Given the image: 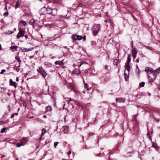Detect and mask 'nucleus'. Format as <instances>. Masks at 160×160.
<instances>
[{
	"label": "nucleus",
	"instance_id": "nucleus-1",
	"mask_svg": "<svg viewBox=\"0 0 160 160\" xmlns=\"http://www.w3.org/2000/svg\"><path fill=\"white\" fill-rule=\"evenodd\" d=\"M100 29V26L99 24L95 25L92 28L93 35L96 36L99 32Z\"/></svg>",
	"mask_w": 160,
	"mask_h": 160
},
{
	"label": "nucleus",
	"instance_id": "nucleus-2",
	"mask_svg": "<svg viewBox=\"0 0 160 160\" xmlns=\"http://www.w3.org/2000/svg\"><path fill=\"white\" fill-rule=\"evenodd\" d=\"M37 71L40 73L42 76L45 78L47 75V73L46 72L45 70L41 67H39L37 70Z\"/></svg>",
	"mask_w": 160,
	"mask_h": 160
},
{
	"label": "nucleus",
	"instance_id": "nucleus-3",
	"mask_svg": "<svg viewBox=\"0 0 160 160\" xmlns=\"http://www.w3.org/2000/svg\"><path fill=\"white\" fill-rule=\"evenodd\" d=\"M25 28L22 29H19V32L17 35V38H19L21 37H23L24 36V32H25Z\"/></svg>",
	"mask_w": 160,
	"mask_h": 160
},
{
	"label": "nucleus",
	"instance_id": "nucleus-4",
	"mask_svg": "<svg viewBox=\"0 0 160 160\" xmlns=\"http://www.w3.org/2000/svg\"><path fill=\"white\" fill-rule=\"evenodd\" d=\"M138 52V51L135 48H134L132 51V56L134 59L135 58Z\"/></svg>",
	"mask_w": 160,
	"mask_h": 160
},
{
	"label": "nucleus",
	"instance_id": "nucleus-5",
	"mask_svg": "<svg viewBox=\"0 0 160 160\" xmlns=\"http://www.w3.org/2000/svg\"><path fill=\"white\" fill-rule=\"evenodd\" d=\"M80 73V71L77 68H75L72 71V73L77 75H78Z\"/></svg>",
	"mask_w": 160,
	"mask_h": 160
},
{
	"label": "nucleus",
	"instance_id": "nucleus-6",
	"mask_svg": "<svg viewBox=\"0 0 160 160\" xmlns=\"http://www.w3.org/2000/svg\"><path fill=\"white\" fill-rule=\"evenodd\" d=\"M129 72L127 71L126 72V70H124V75L125 76V79L126 81H127L128 80V76L129 74Z\"/></svg>",
	"mask_w": 160,
	"mask_h": 160
},
{
	"label": "nucleus",
	"instance_id": "nucleus-7",
	"mask_svg": "<svg viewBox=\"0 0 160 160\" xmlns=\"http://www.w3.org/2000/svg\"><path fill=\"white\" fill-rule=\"evenodd\" d=\"M51 15L53 16L56 15L57 14V11L56 8L52 9Z\"/></svg>",
	"mask_w": 160,
	"mask_h": 160
},
{
	"label": "nucleus",
	"instance_id": "nucleus-8",
	"mask_svg": "<svg viewBox=\"0 0 160 160\" xmlns=\"http://www.w3.org/2000/svg\"><path fill=\"white\" fill-rule=\"evenodd\" d=\"M125 100V98H118L116 99V101L119 102H124Z\"/></svg>",
	"mask_w": 160,
	"mask_h": 160
},
{
	"label": "nucleus",
	"instance_id": "nucleus-9",
	"mask_svg": "<svg viewBox=\"0 0 160 160\" xmlns=\"http://www.w3.org/2000/svg\"><path fill=\"white\" fill-rule=\"evenodd\" d=\"M125 70H127V72H129V71L130 70V68L129 64L125 63Z\"/></svg>",
	"mask_w": 160,
	"mask_h": 160
},
{
	"label": "nucleus",
	"instance_id": "nucleus-10",
	"mask_svg": "<svg viewBox=\"0 0 160 160\" xmlns=\"http://www.w3.org/2000/svg\"><path fill=\"white\" fill-rule=\"evenodd\" d=\"M10 85H11L13 86L14 87L16 88L17 87V83L15 82H13L12 81V80L11 79L10 80Z\"/></svg>",
	"mask_w": 160,
	"mask_h": 160
},
{
	"label": "nucleus",
	"instance_id": "nucleus-11",
	"mask_svg": "<svg viewBox=\"0 0 160 160\" xmlns=\"http://www.w3.org/2000/svg\"><path fill=\"white\" fill-rule=\"evenodd\" d=\"M33 49V48H30L28 49L23 48L22 49H21V50L22 52H28L29 51H32Z\"/></svg>",
	"mask_w": 160,
	"mask_h": 160
},
{
	"label": "nucleus",
	"instance_id": "nucleus-12",
	"mask_svg": "<svg viewBox=\"0 0 160 160\" xmlns=\"http://www.w3.org/2000/svg\"><path fill=\"white\" fill-rule=\"evenodd\" d=\"M55 64L56 65H62L64 64L62 60L61 61H56L55 62Z\"/></svg>",
	"mask_w": 160,
	"mask_h": 160
},
{
	"label": "nucleus",
	"instance_id": "nucleus-13",
	"mask_svg": "<svg viewBox=\"0 0 160 160\" xmlns=\"http://www.w3.org/2000/svg\"><path fill=\"white\" fill-rule=\"evenodd\" d=\"M152 68L147 67H146L145 70L146 72H148V71L152 72Z\"/></svg>",
	"mask_w": 160,
	"mask_h": 160
},
{
	"label": "nucleus",
	"instance_id": "nucleus-14",
	"mask_svg": "<svg viewBox=\"0 0 160 160\" xmlns=\"http://www.w3.org/2000/svg\"><path fill=\"white\" fill-rule=\"evenodd\" d=\"M36 21V20L33 19H32L29 21V23L31 25H33L35 23Z\"/></svg>",
	"mask_w": 160,
	"mask_h": 160
},
{
	"label": "nucleus",
	"instance_id": "nucleus-15",
	"mask_svg": "<svg viewBox=\"0 0 160 160\" xmlns=\"http://www.w3.org/2000/svg\"><path fill=\"white\" fill-rule=\"evenodd\" d=\"M152 147L155 148L156 150H157L158 148V145L156 143H154V142H152Z\"/></svg>",
	"mask_w": 160,
	"mask_h": 160
},
{
	"label": "nucleus",
	"instance_id": "nucleus-16",
	"mask_svg": "<svg viewBox=\"0 0 160 160\" xmlns=\"http://www.w3.org/2000/svg\"><path fill=\"white\" fill-rule=\"evenodd\" d=\"M131 55L130 54L128 55V57L127 62L126 63L129 64V63L131 61Z\"/></svg>",
	"mask_w": 160,
	"mask_h": 160
},
{
	"label": "nucleus",
	"instance_id": "nucleus-17",
	"mask_svg": "<svg viewBox=\"0 0 160 160\" xmlns=\"http://www.w3.org/2000/svg\"><path fill=\"white\" fill-rule=\"evenodd\" d=\"M18 47L17 46H12L10 48V49L12 50H14L15 51H17ZM13 52L14 51L12 50Z\"/></svg>",
	"mask_w": 160,
	"mask_h": 160
},
{
	"label": "nucleus",
	"instance_id": "nucleus-18",
	"mask_svg": "<svg viewBox=\"0 0 160 160\" xmlns=\"http://www.w3.org/2000/svg\"><path fill=\"white\" fill-rule=\"evenodd\" d=\"M20 3V1L18 0L17 1L16 3V5L15 6V8L16 9L17 8L19 7Z\"/></svg>",
	"mask_w": 160,
	"mask_h": 160
},
{
	"label": "nucleus",
	"instance_id": "nucleus-19",
	"mask_svg": "<svg viewBox=\"0 0 160 160\" xmlns=\"http://www.w3.org/2000/svg\"><path fill=\"white\" fill-rule=\"evenodd\" d=\"M27 24L26 22L23 20L21 21L20 22V24L24 26H25L27 25Z\"/></svg>",
	"mask_w": 160,
	"mask_h": 160
},
{
	"label": "nucleus",
	"instance_id": "nucleus-20",
	"mask_svg": "<svg viewBox=\"0 0 160 160\" xmlns=\"http://www.w3.org/2000/svg\"><path fill=\"white\" fill-rule=\"evenodd\" d=\"M151 74H152L153 75V76H154V78H155L156 76L158 74H157L156 73V72L154 71H152L151 72Z\"/></svg>",
	"mask_w": 160,
	"mask_h": 160
},
{
	"label": "nucleus",
	"instance_id": "nucleus-21",
	"mask_svg": "<svg viewBox=\"0 0 160 160\" xmlns=\"http://www.w3.org/2000/svg\"><path fill=\"white\" fill-rule=\"evenodd\" d=\"M46 132H47V131L45 128H42V133H41L42 136Z\"/></svg>",
	"mask_w": 160,
	"mask_h": 160
},
{
	"label": "nucleus",
	"instance_id": "nucleus-22",
	"mask_svg": "<svg viewBox=\"0 0 160 160\" xmlns=\"http://www.w3.org/2000/svg\"><path fill=\"white\" fill-rule=\"evenodd\" d=\"M52 11V9H51L50 8H48L47 10V12L49 14H50L51 15V14Z\"/></svg>",
	"mask_w": 160,
	"mask_h": 160
},
{
	"label": "nucleus",
	"instance_id": "nucleus-23",
	"mask_svg": "<svg viewBox=\"0 0 160 160\" xmlns=\"http://www.w3.org/2000/svg\"><path fill=\"white\" fill-rule=\"evenodd\" d=\"M148 80L149 82H152L153 81V79L149 76H148Z\"/></svg>",
	"mask_w": 160,
	"mask_h": 160
},
{
	"label": "nucleus",
	"instance_id": "nucleus-24",
	"mask_svg": "<svg viewBox=\"0 0 160 160\" xmlns=\"http://www.w3.org/2000/svg\"><path fill=\"white\" fill-rule=\"evenodd\" d=\"M53 26V25L52 24H45V26L49 27L50 28L52 27Z\"/></svg>",
	"mask_w": 160,
	"mask_h": 160
},
{
	"label": "nucleus",
	"instance_id": "nucleus-25",
	"mask_svg": "<svg viewBox=\"0 0 160 160\" xmlns=\"http://www.w3.org/2000/svg\"><path fill=\"white\" fill-rule=\"evenodd\" d=\"M15 58L17 60L18 62H21V60L20 59V58L19 56H16L15 57Z\"/></svg>",
	"mask_w": 160,
	"mask_h": 160
},
{
	"label": "nucleus",
	"instance_id": "nucleus-26",
	"mask_svg": "<svg viewBox=\"0 0 160 160\" xmlns=\"http://www.w3.org/2000/svg\"><path fill=\"white\" fill-rule=\"evenodd\" d=\"M157 74H158L160 72V67L154 71Z\"/></svg>",
	"mask_w": 160,
	"mask_h": 160
},
{
	"label": "nucleus",
	"instance_id": "nucleus-27",
	"mask_svg": "<svg viewBox=\"0 0 160 160\" xmlns=\"http://www.w3.org/2000/svg\"><path fill=\"white\" fill-rule=\"evenodd\" d=\"M6 130V128H2L1 129L0 132L1 133H3Z\"/></svg>",
	"mask_w": 160,
	"mask_h": 160
},
{
	"label": "nucleus",
	"instance_id": "nucleus-28",
	"mask_svg": "<svg viewBox=\"0 0 160 160\" xmlns=\"http://www.w3.org/2000/svg\"><path fill=\"white\" fill-rule=\"evenodd\" d=\"M145 84L144 82H142L139 84V86L141 87H143Z\"/></svg>",
	"mask_w": 160,
	"mask_h": 160
},
{
	"label": "nucleus",
	"instance_id": "nucleus-29",
	"mask_svg": "<svg viewBox=\"0 0 160 160\" xmlns=\"http://www.w3.org/2000/svg\"><path fill=\"white\" fill-rule=\"evenodd\" d=\"M72 38L75 40H77V35H73L72 37Z\"/></svg>",
	"mask_w": 160,
	"mask_h": 160
},
{
	"label": "nucleus",
	"instance_id": "nucleus-30",
	"mask_svg": "<svg viewBox=\"0 0 160 160\" xmlns=\"http://www.w3.org/2000/svg\"><path fill=\"white\" fill-rule=\"evenodd\" d=\"M22 142L21 143H17L16 145V146L18 147H20L22 145Z\"/></svg>",
	"mask_w": 160,
	"mask_h": 160
},
{
	"label": "nucleus",
	"instance_id": "nucleus-31",
	"mask_svg": "<svg viewBox=\"0 0 160 160\" xmlns=\"http://www.w3.org/2000/svg\"><path fill=\"white\" fill-rule=\"evenodd\" d=\"M77 40H81L82 39V37L81 36L77 35Z\"/></svg>",
	"mask_w": 160,
	"mask_h": 160
},
{
	"label": "nucleus",
	"instance_id": "nucleus-32",
	"mask_svg": "<svg viewBox=\"0 0 160 160\" xmlns=\"http://www.w3.org/2000/svg\"><path fill=\"white\" fill-rule=\"evenodd\" d=\"M46 110L47 111H50L51 110V108L50 106H48L46 108Z\"/></svg>",
	"mask_w": 160,
	"mask_h": 160
},
{
	"label": "nucleus",
	"instance_id": "nucleus-33",
	"mask_svg": "<svg viewBox=\"0 0 160 160\" xmlns=\"http://www.w3.org/2000/svg\"><path fill=\"white\" fill-rule=\"evenodd\" d=\"M58 142H54V145L55 148H56V147L58 145Z\"/></svg>",
	"mask_w": 160,
	"mask_h": 160
},
{
	"label": "nucleus",
	"instance_id": "nucleus-34",
	"mask_svg": "<svg viewBox=\"0 0 160 160\" xmlns=\"http://www.w3.org/2000/svg\"><path fill=\"white\" fill-rule=\"evenodd\" d=\"M83 64H87L88 63L86 62H81L80 64L79 65V67H80Z\"/></svg>",
	"mask_w": 160,
	"mask_h": 160
},
{
	"label": "nucleus",
	"instance_id": "nucleus-35",
	"mask_svg": "<svg viewBox=\"0 0 160 160\" xmlns=\"http://www.w3.org/2000/svg\"><path fill=\"white\" fill-rule=\"evenodd\" d=\"M145 47L146 48H147L148 49H149V50H152V48L151 47H148L147 46H145Z\"/></svg>",
	"mask_w": 160,
	"mask_h": 160
},
{
	"label": "nucleus",
	"instance_id": "nucleus-36",
	"mask_svg": "<svg viewBox=\"0 0 160 160\" xmlns=\"http://www.w3.org/2000/svg\"><path fill=\"white\" fill-rule=\"evenodd\" d=\"M6 72V70L5 69H2L1 70V72H0V74H3L4 72Z\"/></svg>",
	"mask_w": 160,
	"mask_h": 160
},
{
	"label": "nucleus",
	"instance_id": "nucleus-37",
	"mask_svg": "<svg viewBox=\"0 0 160 160\" xmlns=\"http://www.w3.org/2000/svg\"><path fill=\"white\" fill-rule=\"evenodd\" d=\"M8 15V12H5L3 14V15L4 16H7Z\"/></svg>",
	"mask_w": 160,
	"mask_h": 160
},
{
	"label": "nucleus",
	"instance_id": "nucleus-38",
	"mask_svg": "<svg viewBox=\"0 0 160 160\" xmlns=\"http://www.w3.org/2000/svg\"><path fill=\"white\" fill-rule=\"evenodd\" d=\"M83 81L84 83L85 84V88H87L88 87V85L87 83H85L84 80H83Z\"/></svg>",
	"mask_w": 160,
	"mask_h": 160
},
{
	"label": "nucleus",
	"instance_id": "nucleus-39",
	"mask_svg": "<svg viewBox=\"0 0 160 160\" xmlns=\"http://www.w3.org/2000/svg\"><path fill=\"white\" fill-rule=\"evenodd\" d=\"M70 86H69L68 85H67V86L68 87H69V88L70 89H71V90L72 89V88H73V87H72V83H70Z\"/></svg>",
	"mask_w": 160,
	"mask_h": 160
},
{
	"label": "nucleus",
	"instance_id": "nucleus-40",
	"mask_svg": "<svg viewBox=\"0 0 160 160\" xmlns=\"http://www.w3.org/2000/svg\"><path fill=\"white\" fill-rule=\"evenodd\" d=\"M94 134L92 132L90 133L89 134V137L90 136H91L93 135Z\"/></svg>",
	"mask_w": 160,
	"mask_h": 160
},
{
	"label": "nucleus",
	"instance_id": "nucleus-41",
	"mask_svg": "<svg viewBox=\"0 0 160 160\" xmlns=\"http://www.w3.org/2000/svg\"><path fill=\"white\" fill-rule=\"evenodd\" d=\"M20 69L17 68H16V70L17 72H18L20 71Z\"/></svg>",
	"mask_w": 160,
	"mask_h": 160
},
{
	"label": "nucleus",
	"instance_id": "nucleus-42",
	"mask_svg": "<svg viewBox=\"0 0 160 160\" xmlns=\"http://www.w3.org/2000/svg\"><path fill=\"white\" fill-rule=\"evenodd\" d=\"M14 116H15V115H14V113H13V114H12L11 115V118H13L14 117Z\"/></svg>",
	"mask_w": 160,
	"mask_h": 160
},
{
	"label": "nucleus",
	"instance_id": "nucleus-43",
	"mask_svg": "<svg viewBox=\"0 0 160 160\" xmlns=\"http://www.w3.org/2000/svg\"><path fill=\"white\" fill-rule=\"evenodd\" d=\"M13 32H12V31H10V32H8V34H10L12 33Z\"/></svg>",
	"mask_w": 160,
	"mask_h": 160
},
{
	"label": "nucleus",
	"instance_id": "nucleus-44",
	"mask_svg": "<svg viewBox=\"0 0 160 160\" xmlns=\"http://www.w3.org/2000/svg\"><path fill=\"white\" fill-rule=\"evenodd\" d=\"M139 61V58H137L136 60V62H138Z\"/></svg>",
	"mask_w": 160,
	"mask_h": 160
},
{
	"label": "nucleus",
	"instance_id": "nucleus-45",
	"mask_svg": "<svg viewBox=\"0 0 160 160\" xmlns=\"http://www.w3.org/2000/svg\"><path fill=\"white\" fill-rule=\"evenodd\" d=\"M18 80H19V79H18V77H17L16 79V81L17 82H18Z\"/></svg>",
	"mask_w": 160,
	"mask_h": 160
},
{
	"label": "nucleus",
	"instance_id": "nucleus-46",
	"mask_svg": "<svg viewBox=\"0 0 160 160\" xmlns=\"http://www.w3.org/2000/svg\"><path fill=\"white\" fill-rule=\"evenodd\" d=\"M25 38L26 39L27 38H28V35H25Z\"/></svg>",
	"mask_w": 160,
	"mask_h": 160
},
{
	"label": "nucleus",
	"instance_id": "nucleus-47",
	"mask_svg": "<svg viewBox=\"0 0 160 160\" xmlns=\"http://www.w3.org/2000/svg\"><path fill=\"white\" fill-rule=\"evenodd\" d=\"M71 151H70L68 152V154L70 155L71 154Z\"/></svg>",
	"mask_w": 160,
	"mask_h": 160
},
{
	"label": "nucleus",
	"instance_id": "nucleus-48",
	"mask_svg": "<svg viewBox=\"0 0 160 160\" xmlns=\"http://www.w3.org/2000/svg\"><path fill=\"white\" fill-rule=\"evenodd\" d=\"M91 88L90 87V88H87V90L88 91L89 90L91 89Z\"/></svg>",
	"mask_w": 160,
	"mask_h": 160
},
{
	"label": "nucleus",
	"instance_id": "nucleus-49",
	"mask_svg": "<svg viewBox=\"0 0 160 160\" xmlns=\"http://www.w3.org/2000/svg\"><path fill=\"white\" fill-rule=\"evenodd\" d=\"M100 154H101V153H99L98 154H97V156L99 157L100 156Z\"/></svg>",
	"mask_w": 160,
	"mask_h": 160
},
{
	"label": "nucleus",
	"instance_id": "nucleus-50",
	"mask_svg": "<svg viewBox=\"0 0 160 160\" xmlns=\"http://www.w3.org/2000/svg\"><path fill=\"white\" fill-rule=\"evenodd\" d=\"M14 115H17L18 114V113H14Z\"/></svg>",
	"mask_w": 160,
	"mask_h": 160
},
{
	"label": "nucleus",
	"instance_id": "nucleus-51",
	"mask_svg": "<svg viewBox=\"0 0 160 160\" xmlns=\"http://www.w3.org/2000/svg\"><path fill=\"white\" fill-rule=\"evenodd\" d=\"M132 47H133V41H132Z\"/></svg>",
	"mask_w": 160,
	"mask_h": 160
},
{
	"label": "nucleus",
	"instance_id": "nucleus-52",
	"mask_svg": "<svg viewBox=\"0 0 160 160\" xmlns=\"http://www.w3.org/2000/svg\"><path fill=\"white\" fill-rule=\"evenodd\" d=\"M26 139V138H22V139L23 140H24Z\"/></svg>",
	"mask_w": 160,
	"mask_h": 160
},
{
	"label": "nucleus",
	"instance_id": "nucleus-53",
	"mask_svg": "<svg viewBox=\"0 0 160 160\" xmlns=\"http://www.w3.org/2000/svg\"><path fill=\"white\" fill-rule=\"evenodd\" d=\"M42 136H41L40 137V138L39 139H40V140H42Z\"/></svg>",
	"mask_w": 160,
	"mask_h": 160
},
{
	"label": "nucleus",
	"instance_id": "nucleus-54",
	"mask_svg": "<svg viewBox=\"0 0 160 160\" xmlns=\"http://www.w3.org/2000/svg\"><path fill=\"white\" fill-rule=\"evenodd\" d=\"M133 18H134L136 20L137 19H136V18L134 16H133Z\"/></svg>",
	"mask_w": 160,
	"mask_h": 160
},
{
	"label": "nucleus",
	"instance_id": "nucleus-55",
	"mask_svg": "<svg viewBox=\"0 0 160 160\" xmlns=\"http://www.w3.org/2000/svg\"><path fill=\"white\" fill-rule=\"evenodd\" d=\"M1 49V45L0 44V50Z\"/></svg>",
	"mask_w": 160,
	"mask_h": 160
},
{
	"label": "nucleus",
	"instance_id": "nucleus-56",
	"mask_svg": "<svg viewBox=\"0 0 160 160\" xmlns=\"http://www.w3.org/2000/svg\"><path fill=\"white\" fill-rule=\"evenodd\" d=\"M108 67V66H106L105 67V68H106V69H107Z\"/></svg>",
	"mask_w": 160,
	"mask_h": 160
},
{
	"label": "nucleus",
	"instance_id": "nucleus-57",
	"mask_svg": "<svg viewBox=\"0 0 160 160\" xmlns=\"http://www.w3.org/2000/svg\"><path fill=\"white\" fill-rule=\"evenodd\" d=\"M147 134L148 135H149L150 134L149 132H148Z\"/></svg>",
	"mask_w": 160,
	"mask_h": 160
},
{
	"label": "nucleus",
	"instance_id": "nucleus-58",
	"mask_svg": "<svg viewBox=\"0 0 160 160\" xmlns=\"http://www.w3.org/2000/svg\"><path fill=\"white\" fill-rule=\"evenodd\" d=\"M83 38H84V39H85L86 38V36H84Z\"/></svg>",
	"mask_w": 160,
	"mask_h": 160
},
{
	"label": "nucleus",
	"instance_id": "nucleus-59",
	"mask_svg": "<svg viewBox=\"0 0 160 160\" xmlns=\"http://www.w3.org/2000/svg\"><path fill=\"white\" fill-rule=\"evenodd\" d=\"M43 117L44 118H46V116L45 115H44L43 116Z\"/></svg>",
	"mask_w": 160,
	"mask_h": 160
},
{
	"label": "nucleus",
	"instance_id": "nucleus-60",
	"mask_svg": "<svg viewBox=\"0 0 160 160\" xmlns=\"http://www.w3.org/2000/svg\"><path fill=\"white\" fill-rule=\"evenodd\" d=\"M137 68H138V69H139V68H138V66H137Z\"/></svg>",
	"mask_w": 160,
	"mask_h": 160
},
{
	"label": "nucleus",
	"instance_id": "nucleus-61",
	"mask_svg": "<svg viewBox=\"0 0 160 160\" xmlns=\"http://www.w3.org/2000/svg\"><path fill=\"white\" fill-rule=\"evenodd\" d=\"M105 22H107V20H105Z\"/></svg>",
	"mask_w": 160,
	"mask_h": 160
},
{
	"label": "nucleus",
	"instance_id": "nucleus-62",
	"mask_svg": "<svg viewBox=\"0 0 160 160\" xmlns=\"http://www.w3.org/2000/svg\"><path fill=\"white\" fill-rule=\"evenodd\" d=\"M20 66V65H19L18 66V67H19Z\"/></svg>",
	"mask_w": 160,
	"mask_h": 160
},
{
	"label": "nucleus",
	"instance_id": "nucleus-63",
	"mask_svg": "<svg viewBox=\"0 0 160 160\" xmlns=\"http://www.w3.org/2000/svg\"><path fill=\"white\" fill-rule=\"evenodd\" d=\"M83 92L84 93H85V92Z\"/></svg>",
	"mask_w": 160,
	"mask_h": 160
},
{
	"label": "nucleus",
	"instance_id": "nucleus-64",
	"mask_svg": "<svg viewBox=\"0 0 160 160\" xmlns=\"http://www.w3.org/2000/svg\"><path fill=\"white\" fill-rule=\"evenodd\" d=\"M74 90V91L75 92H77V91H75V90Z\"/></svg>",
	"mask_w": 160,
	"mask_h": 160
}]
</instances>
